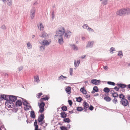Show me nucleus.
Returning a JSON list of instances; mask_svg holds the SVG:
<instances>
[{"label":"nucleus","mask_w":130,"mask_h":130,"mask_svg":"<svg viewBox=\"0 0 130 130\" xmlns=\"http://www.w3.org/2000/svg\"><path fill=\"white\" fill-rule=\"evenodd\" d=\"M65 32V30L64 28L62 27H59L56 31L57 34L55 36V37L56 38L57 36H62Z\"/></svg>","instance_id":"1"},{"label":"nucleus","mask_w":130,"mask_h":130,"mask_svg":"<svg viewBox=\"0 0 130 130\" xmlns=\"http://www.w3.org/2000/svg\"><path fill=\"white\" fill-rule=\"evenodd\" d=\"M45 105V104L44 102L40 103L39 104V112L40 113H42L44 111V107Z\"/></svg>","instance_id":"2"},{"label":"nucleus","mask_w":130,"mask_h":130,"mask_svg":"<svg viewBox=\"0 0 130 130\" xmlns=\"http://www.w3.org/2000/svg\"><path fill=\"white\" fill-rule=\"evenodd\" d=\"M122 104L125 106H128L129 103L127 100L125 99H122L121 101Z\"/></svg>","instance_id":"3"},{"label":"nucleus","mask_w":130,"mask_h":130,"mask_svg":"<svg viewBox=\"0 0 130 130\" xmlns=\"http://www.w3.org/2000/svg\"><path fill=\"white\" fill-rule=\"evenodd\" d=\"M44 119V115L43 114L40 115L39 116L38 119V121L39 122H40V124L42 125L43 123H44V121L43 122H42L43 121V120Z\"/></svg>","instance_id":"4"},{"label":"nucleus","mask_w":130,"mask_h":130,"mask_svg":"<svg viewBox=\"0 0 130 130\" xmlns=\"http://www.w3.org/2000/svg\"><path fill=\"white\" fill-rule=\"evenodd\" d=\"M125 11L124 9H121L117 12L116 14L118 15L122 16L123 15L125 14Z\"/></svg>","instance_id":"5"},{"label":"nucleus","mask_w":130,"mask_h":130,"mask_svg":"<svg viewBox=\"0 0 130 130\" xmlns=\"http://www.w3.org/2000/svg\"><path fill=\"white\" fill-rule=\"evenodd\" d=\"M9 100H7L6 101H8V102H10L9 101H11V102H14L17 100L16 97L14 96L10 95L9 97Z\"/></svg>","instance_id":"6"},{"label":"nucleus","mask_w":130,"mask_h":130,"mask_svg":"<svg viewBox=\"0 0 130 130\" xmlns=\"http://www.w3.org/2000/svg\"><path fill=\"white\" fill-rule=\"evenodd\" d=\"M9 101L10 102H8V101H6L5 105L7 106L9 108H12L13 106V103L11 101Z\"/></svg>","instance_id":"7"},{"label":"nucleus","mask_w":130,"mask_h":130,"mask_svg":"<svg viewBox=\"0 0 130 130\" xmlns=\"http://www.w3.org/2000/svg\"><path fill=\"white\" fill-rule=\"evenodd\" d=\"M117 85L119 86L120 88H124L125 87H128L130 89V84L127 85L122 84H117Z\"/></svg>","instance_id":"8"},{"label":"nucleus","mask_w":130,"mask_h":130,"mask_svg":"<svg viewBox=\"0 0 130 130\" xmlns=\"http://www.w3.org/2000/svg\"><path fill=\"white\" fill-rule=\"evenodd\" d=\"M43 97H44L43 98H41V99L40 100V102L41 103L43 102V100L47 101L49 99V97L47 95H44L43 96Z\"/></svg>","instance_id":"9"},{"label":"nucleus","mask_w":130,"mask_h":130,"mask_svg":"<svg viewBox=\"0 0 130 130\" xmlns=\"http://www.w3.org/2000/svg\"><path fill=\"white\" fill-rule=\"evenodd\" d=\"M58 39V42L60 44H62L63 43L62 36H57Z\"/></svg>","instance_id":"10"},{"label":"nucleus","mask_w":130,"mask_h":130,"mask_svg":"<svg viewBox=\"0 0 130 130\" xmlns=\"http://www.w3.org/2000/svg\"><path fill=\"white\" fill-rule=\"evenodd\" d=\"M91 82L95 85H99L100 82V81L97 79H93L91 80Z\"/></svg>","instance_id":"11"},{"label":"nucleus","mask_w":130,"mask_h":130,"mask_svg":"<svg viewBox=\"0 0 130 130\" xmlns=\"http://www.w3.org/2000/svg\"><path fill=\"white\" fill-rule=\"evenodd\" d=\"M83 104V106H84V109L85 110V111H86L87 110V109L89 108V105L87 102H84Z\"/></svg>","instance_id":"12"},{"label":"nucleus","mask_w":130,"mask_h":130,"mask_svg":"<svg viewBox=\"0 0 130 130\" xmlns=\"http://www.w3.org/2000/svg\"><path fill=\"white\" fill-rule=\"evenodd\" d=\"M71 35V32L69 31H67L65 34L64 37L66 38H69Z\"/></svg>","instance_id":"13"},{"label":"nucleus","mask_w":130,"mask_h":130,"mask_svg":"<svg viewBox=\"0 0 130 130\" xmlns=\"http://www.w3.org/2000/svg\"><path fill=\"white\" fill-rule=\"evenodd\" d=\"M35 13V10L34 9L31 10V11L30 17L32 19H33L34 17Z\"/></svg>","instance_id":"14"},{"label":"nucleus","mask_w":130,"mask_h":130,"mask_svg":"<svg viewBox=\"0 0 130 130\" xmlns=\"http://www.w3.org/2000/svg\"><path fill=\"white\" fill-rule=\"evenodd\" d=\"M34 125L35 126V130H41L40 129H39V126L37 124V120H36L35 121L34 123Z\"/></svg>","instance_id":"15"},{"label":"nucleus","mask_w":130,"mask_h":130,"mask_svg":"<svg viewBox=\"0 0 130 130\" xmlns=\"http://www.w3.org/2000/svg\"><path fill=\"white\" fill-rule=\"evenodd\" d=\"M61 117L63 118H65L67 117V113L64 111L60 113Z\"/></svg>","instance_id":"16"},{"label":"nucleus","mask_w":130,"mask_h":130,"mask_svg":"<svg viewBox=\"0 0 130 130\" xmlns=\"http://www.w3.org/2000/svg\"><path fill=\"white\" fill-rule=\"evenodd\" d=\"M93 43L94 42L93 41L88 42L86 46V48H87L88 47H92L93 44Z\"/></svg>","instance_id":"17"},{"label":"nucleus","mask_w":130,"mask_h":130,"mask_svg":"<svg viewBox=\"0 0 130 130\" xmlns=\"http://www.w3.org/2000/svg\"><path fill=\"white\" fill-rule=\"evenodd\" d=\"M34 81L37 83H39L40 81V79L39 78V76L37 75L34 76Z\"/></svg>","instance_id":"18"},{"label":"nucleus","mask_w":130,"mask_h":130,"mask_svg":"<svg viewBox=\"0 0 130 130\" xmlns=\"http://www.w3.org/2000/svg\"><path fill=\"white\" fill-rule=\"evenodd\" d=\"M9 96H10L8 95H2L1 97L3 99L6 100L8 99L9 98Z\"/></svg>","instance_id":"19"},{"label":"nucleus","mask_w":130,"mask_h":130,"mask_svg":"<svg viewBox=\"0 0 130 130\" xmlns=\"http://www.w3.org/2000/svg\"><path fill=\"white\" fill-rule=\"evenodd\" d=\"M124 9L125 11V14H130V9L127 8Z\"/></svg>","instance_id":"20"},{"label":"nucleus","mask_w":130,"mask_h":130,"mask_svg":"<svg viewBox=\"0 0 130 130\" xmlns=\"http://www.w3.org/2000/svg\"><path fill=\"white\" fill-rule=\"evenodd\" d=\"M42 44L44 45L47 46L50 43V42H48L47 40H44L42 42Z\"/></svg>","instance_id":"21"},{"label":"nucleus","mask_w":130,"mask_h":130,"mask_svg":"<svg viewBox=\"0 0 130 130\" xmlns=\"http://www.w3.org/2000/svg\"><path fill=\"white\" fill-rule=\"evenodd\" d=\"M22 105V103L21 100H17V102H16V105H17V106H21Z\"/></svg>","instance_id":"22"},{"label":"nucleus","mask_w":130,"mask_h":130,"mask_svg":"<svg viewBox=\"0 0 130 130\" xmlns=\"http://www.w3.org/2000/svg\"><path fill=\"white\" fill-rule=\"evenodd\" d=\"M104 100L106 101L107 102H109L111 100V98L108 96H106L104 97Z\"/></svg>","instance_id":"23"},{"label":"nucleus","mask_w":130,"mask_h":130,"mask_svg":"<svg viewBox=\"0 0 130 130\" xmlns=\"http://www.w3.org/2000/svg\"><path fill=\"white\" fill-rule=\"evenodd\" d=\"M48 36V35L46 33L44 32H43L42 34V36L40 37H44L45 38L47 37Z\"/></svg>","instance_id":"24"},{"label":"nucleus","mask_w":130,"mask_h":130,"mask_svg":"<svg viewBox=\"0 0 130 130\" xmlns=\"http://www.w3.org/2000/svg\"><path fill=\"white\" fill-rule=\"evenodd\" d=\"M30 117L33 118H34L35 117V112L34 111H31L30 112Z\"/></svg>","instance_id":"25"},{"label":"nucleus","mask_w":130,"mask_h":130,"mask_svg":"<svg viewBox=\"0 0 130 130\" xmlns=\"http://www.w3.org/2000/svg\"><path fill=\"white\" fill-rule=\"evenodd\" d=\"M65 122H67V123H69L70 122V120L68 118H64L63 120Z\"/></svg>","instance_id":"26"},{"label":"nucleus","mask_w":130,"mask_h":130,"mask_svg":"<svg viewBox=\"0 0 130 130\" xmlns=\"http://www.w3.org/2000/svg\"><path fill=\"white\" fill-rule=\"evenodd\" d=\"M72 49L76 51L78 50V48L75 45H71Z\"/></svg>","instance_id":"27"},{"label":"nucleus","mask_w":130,"mask_h":130,"mask_svg":"<svg viewBox=\"0 0 130 130\" xmlns=\"http://www.w3.org/2000/svg\"><path fill=\"white\" fill-rule=\"evenodd\" d=\"M80 63V60H78L76 62L75 60L74 64L75 67H78Z\"/></svg>","instance_id":"28"},{"label":"nucleus","mask_w":130,"mask_h":130,"mask_svg":"<svg viewBox=\"0 0 130 130\" xmlns=\"http://www.w3.org/2000/svg\"><path fill=\"white\" fill-rule=\"evenodd\" d=\"M83 109L82 107H78L77 108V110L78 111H81Z\"/></svg>","instance_id":"29"},{"label":"nucleus","mask_w":130,"mask_h":130,"mask_svg":"<svg viewBox=\"0 0 130 130\" xmlns=\"http://www.w3.org/2000/svg\"><path fill=\"white\" fill-rule=\"evenodd\" d=\"M31 106H28L26 105V106L24 107V109L25 110H27L29 109H30Z\"/></svg>","instance_id":"30"},{"label":"nucleus","mask_w":130,"mask_h":130,"mask_svg":"<svg viewBox=\"0 0 130 130\" xmlns=\"http://www.w3.org/2000/svg\"><path fill=\"white\" fill-rule=\"evenodd\" d=\"M60 128L61 130H67V127L65 126H62Z\"/></svg>","instance_id":"31"},{"label":"nucleus","mask_w":130,"mask_h":130,"mask_svg":"<svg viewBox=\"0 0 130 130\" xmlns=\"http://www.w3.org/2000/svg\"><path fill=\"white\" fill-rule=\"evenodd\" d=\"M115 51V49L113 47H112L110 49V53L111 54H112L113 53V51Z\"/></svg>","instance_id":"32"},{"label":"nucleus","mask_w":130,"mask_h":130,"mask_svg":"<svg viewBox=\"0 0 130 130\" xmlns=\"http://www.w3.org/2000/svg\"><path fill=\"white\" fill-rule=\"evenodd\" d=\"M83 100V99L80 97H79L77 98V101L79 102H80Z\"/></svg>","instance_id":"33"},{"label":"nucleus","mask_w":130,"mask_h":130,"mask_svg":"<svg viewBox=\"0 0 130 130\" xmlns=\"http://www.w3.org/2000/svg\"><path fill=\"white\" fill-rule=\"evenodd\" d=\"M43 95V94L42 93H38L37 94V97L38 99H39L40 97V96Z\"/></svg>","instance_id":"34"},{"label":"nucleus","mask_w":130,"mask_h":130,"mask_svg":"<svg viewBox=\"0 0 130 130\" xmlns=\"http://www.w3.org/2000/svg\"><path fill=\"white\" fill-rule=\"evenodd\" d=\"M112 96L114 97H117L118 96V94L114 92L112 93Z\"/></svg>","instance_id":"35"},{"label":"nucleus","mask_w":130,"mask_h":130,"mask_svg":"<svg viewBox=\"0 0 130 130\" xmlns=\"http://www.w3.org/2000/svg\"><path fill=\"white\" fill-rule=\"evenodd\" d=\"M107 84L110 85L114 86L115 85V83L113 82H107Z\"/></svg>","instance_id":"36"},{"label":"nucleus","mask_w":130,"mask_h":130,"mask_svg":"<svg viewBox=\"0 0 130 130\" xmlns=\"http://www.w3.org/2000/svg\"><path fill=\"white\" fill-rule=\"evenodd\" d=\"M62 110L63 111H66L67 110V107L66 106H63L61 107Z\"/></svg>","instance_id":"37"},{"label":"nucleus","mask_w":130,"mask_h":130,"mask_svg":"<svg viewBox=\"0 0 130 130\" xmlns=\"http://www.w3.org/2000/svg\"><path fill=\"white\" fill-rule=\"evenodd\" d=\"M101 1H102V3L106 5L107 3V0H100Z\"/></svg>","instance_id":"38"},{"label":"nucleus","mask_w":130,"mask_h":130,"mask_svg":"<svg viewBox=\"0 0 130 130\" xmlns=\"http://www.w3.org/2000/svg\"><path fill=\"white\" fill-rule=\"evenodd\" d=\"M40 29L41 30H43L44 28V26L42 25V23H40Z\"/></svg>","instance_id":"39"},{"label":"nucleus","mask_w":130,"mask_h":130,"mask_svg":"<svg viewBox=\"0 0 130 130\" xmlns=\"http://www.w3.org/2000/svg\"><path fill=\"white\" fill-rule=\"evenodd\" d=\"M80 91L84 94H87V91L86 90H80Z\"/></svg>","instance_id":"40"},{"label":"nucleus","mask_w":130,"mask_h":130,"mask_svg":"<svg viewBox=\"0 0 130 130\" xmlns=\"http://www.w3.org/2000/svg\"><path fill=\"white\" fill-rule=\"evenodd\" d=\"M27 45L28 48L30 49L31 48L32 45L29 42H28L27 43Z\"/></svg>","instance_id":"41"},{"label":"nucleus","mask_w":130,"mask_h":130,"mask_svg":"<svg viewBox=\"0 0 130 130\" xmlns=\"http://www.w3.org/2000/svg\"><path fill=\"white\" fill-rule=\"evenodd\" d=\"M119 97L120 98L122 99H125V98H124V95L123 94H119Z\"/></svg>","instance_id":"42"},{"label":"nucleus","mask_w":130,"mask_h":130,"mask_svg":"<svg viewBox=\"0 0 130 130\" xmlns=\"http://www.w3.org/2000/svg\"><path fill=\"white\" fill-rule=\"evenodd\" d=\"M88 30H89V31L90 32H92L93 31V30L91 28L88 27Z\"/></svg>","instance_id":"43"},{"label":"nucleus","mask_w":130,"mask_h":130,"mask_svg":"<svg viewBox=\"0 0 130 130\" xmlns=\"http://www.w3.org/2000/svg\"><path fill=\"white\" fill-rule=\"evenodd\" d=\"M73 69L72 68H70V75H72Z\"/></svg>","instance_id":"44"},{"label":"nucleus","mask_w":130,"mask_h":130,"mask_svg":"<svg viewBox=\"0 0 130 130\" xmlns=\"http://www.w3.org/2000/svg\"><path fill=\"white\" fill-rule=\"evenodd\" d=\"M83 27L85 29H87V27L88 28L89 27L88 26V25L87 24H84L83 26Z\"/></svg>","instance_id":"45"},{"label":"nucleus","mask_w":130,"mask_h":130,"mask_svg":"<svg viewBox=\"0 0 130 130\" xmlns=\"http://www.w3.org/2000/svg\"><path fill=\"white\" fill-rule=\"evenodd\" d=\"M113 102V103L115 104H116L117 103V99L116 98H115L114 99H113V100H112Z\"/></svg>","instance_id":"46"},{"label":"nucleus","mask_w":130,"mask_h":130,"mask_svg":"<svg viewBox=\"0 0 130 130\" xmlns=\"http://www.w3.org/2000/svg\"><path fill=\"white\" fill-rule=\"evenodd\" d=\"M68 103L69 104L70 106H71L72 104V101L71 100H68Z\"/></svg>","instance_id":"47"},{"label":"nucleus","mask_w":130,"mask_h":130,"mask_svg":"<svg viewBox=\"0 0 130 130\" xmlns=\"http://www.w3.org/2000/svg\"><path fill=\"white\" fill-rule=\"evenodd\" d=\"M118 56H121V55H122V52H119L118 53Z\"/></svg>","instance_id":"48"},{"label":"nucleus","mask_w":130,"mask_h":130,"mask_svg":"<svg viewBox=\"0 0 130 130\" xmlns=\"http://www.w3.org/2000/svg\"><path fill=\"white\" fill-rule=\"evenodd\" d=\"M89 110H92L93 109V107L92 106H91L90 107H89Z\"/></svg>","instance_id":"49"},{"label":"nucleus","mask_w":130,"mask_h":130,"mask_svg":"<svg viewBox=\"0 0 130 130\" xmlns=\"http://www.w3.org/2000/svg\"><path fill=\"white\" fill-rule=\"evenodd\" d=\"M71 90H66V92L68 94H70L71 93Z\"/></svg>","instance_id":"50"},{"label":"nucleus","mask_w":130,"mask_h":130,"mask_svg":"<svg viewBox=\"0 0 130 130\" xmlns=\"http://www.w3.org/2000/svg\"><path fill=\"white\" fill-rule=\"evenodd\" d=\"M45 47L44 46H42L40 47V49L41 50H44Z\"/></svg>","instance_id":"51"},{"label":"nucleus","mask_w":130,"mask_h":130,"mask_svg":"<svg viewBox=\"0 0 130 130\" xmlns=\"http://www.w3.org/2000/svg\"><path fill=\"white\" fill-rule=\"evenodd\" d=\"M98 90H93L92 91V93H94L95 92H98Z\"/></svg>","instance_id":"52"},{"label":"nucleus","mask_w":130,"mask_h":130,"mask_svg":"<svg viewBox=\"0 0 130 130\" xmlns=\"http://www.w3.org/2000/svg\"><path fill=\"white\" fill-rule=\"evenodd\" d=\"M104 68L105 70H107L108 69V67L107 66H104Z\"/></svg>","instance_id":"53"},{"label":"nucleus","mask_w":130,"mask_h":130,"mask_svg":"<svg viewBox=\"0 0 130 130\" xmlns=\"http://www.w3.org/2000/svg\"><path fill=\"white\" fill-rule=\"evenodd\" d=\"M104 91V92H109V91L110 90H103Z\"/></svg>","instance_id":"54"},{"label":"nucleus","mask_w":130,"mask_h":130,"mask_svg":"<svg viewBox=\"0 0 130 130\" xmlns=\"http://www.w3.org/2000/svg\"><path fill=\"white\" fill-rule=\"evenodd\" d=\"M71 88L70 87L68 86L65 89H71Z\"/></svg>","instance_id":"55"},{"label":"nucleus","mask_w":130,"mask_h":130,"mask_svg":"<svg viewBox=\"0 0 130 130\" xmlns=\"http://www.w3.org/2000/svg\"><path fill=\"white\" fill-rule=\"evenodd\" d=\"M61 77H63L64 78H67V77H66L64 76H63L62 75H61L60 76V78H61Z\"/></svg>","instance_id":"56"},{"label":"nucleus","mask_w":130,"mask_h":130,"mask_svg":"<svg viewBox=\"0 0 130 130\" xmlns=\"http://www.w3.org/2000/svg\"><path fill=\"white\" fill-rule=\"evenodd\" d=\"M93 89H98V88L97 87L95 86L93 87Z\"/></svg>","instance_id":"57"},{"label":"nucleus","mask_w":130,"mask_h":130,"mask_svg":"<svg viewBox=\"0 0 130 130\" xmlns=\"http://www.w3.org/2000/svg\"><path fill=\"white\" fill-rule=\"evenodd\" d=\"M118 86V85H117ZM118 86L119 87V88H118L117 87H115L114 88V89H119V88L120 87L119 86Z\"/></svg>","instance_id":"58"},{"label":"nucleus","mask_w":130,"mask_h":130,"mask_svg":"<svg viewBox=\"0 0 130 130\" xmlns=\"http://www.w3.org/2000/svg\"><path fill=\"white\" fill-rule=\"evenodd\" d=\"M127 97V99L130 101V95H128Z\"/></svg>","instance_id":"59"},{"label":"nucleus","mask_w":130,"mask_h":130,"mask_svg":"<svg viewBox=\"0 0 130 130\" xmlns=\"http://www.w3.org/2000/svg\"><path fill=\"white\" fill-rule=\"evenodd\" d=\"M86 56V55H84L82 56V59L84 58Z\"/></svg>","instance_id":"60"},{"label":"nucleus","mask_w":130,"mask_h":130,"mask_svg":"<svg viewBox=\"0 0 130 130\" xmlns=\"http://www.w3.org/2000/svg\"><path fill=\"white\" fill-rule=\"evenodd\" d=\"M59 80H63V77H61V78H60V77H59Z\"/></svg>","instance_id":"61"},{"label":"nucleus","mask_w":130,"mask_h":130,"mask_svg":"<svg viewBox=\"0 0 130 130\" xmlns=\"http://www.w3.org/2000/svg\"><path fill=\"white\" fill-rule=\"evenodd\" d=\"M67 127L68 128H70V124H68L67 125Z\"/></svg>","instance_id":"62"},{"label":"nucleus","mask_w":130,"mask_h":130,"mask_svg":"<svg viewBox=\"0 0 130 130\" xmlns=\"http://www.w3.org/2000/svg\"><path fill=\"white\" fill-rule=\"evenodd\" d=\"M85 39V38L84 37H83L82 38V40H84Z\"/></svg>","instance_id":"63"},{"label":"nucleus","mask_w":130,"mask_h":130,"mask_svg":"<svg viewBox=\"0 0 130 130\" xmlns=\"http://www.w3.org/2000/svg\"><path fill=\"white\" fill-rule=\"evenodd\" d=\"M69 112L70 113L72 114L73 113V111H69Z\"/></svg>","instance_id":"64"}]
</instances>
